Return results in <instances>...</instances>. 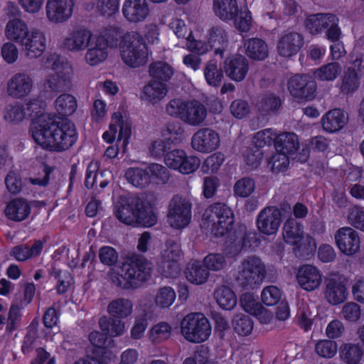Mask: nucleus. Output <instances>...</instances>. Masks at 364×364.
<instances>
[{"label":"nucleus","mask_w":364,"mask_h":364,"mask_svg":"<svg viewBox=\"0 0 364 364\" xmlns=\"http://www.w3.org/2000/svg\"><path fill=\"white\" fill-rule=\"evenodd\" d=\"M127 181L137 188H146L151 183H164L169 178V171L159 164H151L146 168H130L127 170Z\"/></svg>","instance_id":"7"},{"label":"nucleus","mask_w":364,"mask_h":364,"mask_svg":"<svg viewBox=\"0 0 364 364\" xmlns=\"http://www.w3.org/2000/svg\"><path fill=\"white\" fill-rule=\"evenodd\" d=\"M281 223V212L275 207L263 209L259 214L257 225L259 232L264 235L276 234Z\"/></svg>","instance_id":"21"},{"label":"nucleus","mask_w":364,"mask_h":364,"mask_svg":"<svg viewBox=\"0 0 364 364\" xmlns=\"http://www.w3.org/2000/svg\"><path fill=\"white\" fill-rule=\"evenodd\" d=\"M205 39L211 45L212 48H215V53L216 54H222L223 50H220V47L223 46L227 42L228 36L226 32L221 28L213 27L210 28L205 36Z\"/></svg>","instance_id":"51"},{"label":"nucleus","mask_w":364,"mask_h":364,"mask_svg":"<svg viewBox=\"0 0 364 364\" xmlns=\"http://www.w3.org/2000/svg\"><path fill=\"white\" fill-rule=\"evenodd\" d=\"M304 45L302 36L296 32L288 31L283 33L277 44L279 54L284 57L296 55Z\"/></svg>","instance_id":"29"},{"label":"nucleus","mask_w":364,"mask_h":364,"mask_svg":"<svg viewBox=\"0 0 364 364\" xmlns=\"http://www.w3.org/2000/svg\"><path fill=\"white\" fill-rule=\"evenodd\" d=\"M77 107L75 97L70 94H62L55 101V109L62 117L72 115L76 111Z\"/></svg>","instance_id":"44"},{"label":"nucleus","mask_w":364,"mask_h":364,"mask_svg":"<svg viewBox=\"0 0 364 364\" xmlns=\"http://www.w3.org/2000/svg\"><path fill=\"white\" fill-rule=\"evenodd\" d=\"M244 48L246 55L254 60H262L269 54L267 45L259 38L247 40L244 44Z\"/></svg>","instance_id":"41"},{"label":"nucleus","mask_w":364,"mask_h":364,"mask_svg":"<svg viewBox=\"0 0 364 364\" xmlns=\"http://www.w3.org/2000/svg\"><path fill=\"white\" fill-rule=\"evenodd\" d=\"M342 68L338 63H328L314 72V77L322 81H333L341 73Z\"/></svg>","instance_id":"49"},{"label":"nucleus","mask_w":364,"mask_h":364,"mask_svg":"<svg viewBox=\"0 0 364 364\" xmlns=\"http://www.w3.org/2000/svg\"><path fill=\"white\" fill-rule=\"evenodd\" d=\"M164 162L171 169L181 174H190L195 172L200 166V159L193 155L188 156L183 149H176L166 152Z\"/></svg>","instance_id":"9"},{"label":"nucleus","mask_w":364,"mask_h":364,"mask_svg":"<svg viewBox=\"0 0 364 364\" xmlns=\"http://www.w3.org/2000/svg\"><path fill=\"white\" fill-rule=\"evenodd\" d=\"M232 326L235 331L240 336H248L253 329V322L252 319L242 314H237L233 321Z\"/></svg>","instance_id":"56"},{"label":"nucleus","mask_w":364,"mask_h":364,"mask_svg":"<svg viewBox=\"0 0 364 364\" xmlns=\"http://www.w3.org/2000/svg\"><path fill=\"white\" fill-rule=\"evenodd\" d=\"M296 319L300 326L305 331L309 330L314 323V316L310 308L307 305H302L299 307Z\"/></svg>","instance_id":"61"},{"label":"nucleus","mask_w":364,"mask_h":364,"mask_svg":"<svg viewBox=\"0 0 364 364\" xmlns=\"http://www.w3.org/2000/svg\"><path fill=\"white\" fill-rule=\"evenodd\" d=\"M94 34L86 29L78 30L72 32L65 39L64 46L72 52H80L88 47Z\"/></svg>","instance_id":"30"},{"label":"nucleus","mask_w":364,"mask_h":364,"mask_svg":"<svg viewBox=\"0 0 364 364\" xmlns=\"http://www.w3.org/2000/svg\"><path fill=\"white\" fill-rule=\"evenodd\" d=\"M348 120V115L343 110L334 109L323 116L321 124L326 132L335 133L342 129L347 124Z\"/></svg>","instance_id":"31"},{"label":"nucleus","mask_w":364,"mask_h":364,"mask_svg":"<svg viewBox=\"0 0 364 364\" xmlns=\"http://www.w3.org/2000/svg\"><path fill=\"white\" fill-rule=\"evenodd\" d=\"M266 274V267L260 258L250 257L245 259L239 271L238 279L242 283L251 285L262 282Z\"/></svg>","instance_id":"13"},{"label":"nucleus","mask_w":364,"mask_h":364,"mask_svg":"<svg viewBox=\"0 0 364 364\" xmlns=\"http://www.w3.org/2000/svg\"><path fill=\"white\" fill-rule=\"evenodd\" d=\"M218 306L224 311H232L237 304V296L234 290L228 286L217 287L213 294Z\"/></svg>","instance_id":"36"},{"label":"nucleus","mask_w":364,"mask_h":364,"mask_svg":"<svg viewBox=\"0 0 364 364\" xmlns=\"http://www.w3.org/2000/svg\"><path fill=\"white\" fill-rule=\"evenodd\" d=\"M334 239L338 250L346 255H353L360 250V241L358 233L351 228L344 227L338 229Z\"/></svg>","instance_id":"16"},{"label":"nucleus","mask_w":364,"mask_h":364,"mask_svg":"<svg viewBox=\"0 0 364 364\" xmlns=\"http://www.w3.org/2000/svg\"><path fill=\"white\" fill-rule=\"evenodd\" d=\"M184 274L186 279L196 285L205 283L209 277L208 270L204 269L198 261L189 262Z\"/></svg>","instance_id":"42"},{"label":"nucleus","mask_w":364,"mask_h":364,"mask_svg":"<svg viewBox=\"0 0 364 364\" xmlns=\"http://www.w3.org/2000/svg\"><path fill=\"white\" fill-rule=\"evenodd\" d=\"M31 31L28 24L21 18L10 20L5 28L6 38L21 46Z\"/></svg>","instance_id":"35"},{"label":"nucleus","mask_w":364,"mask_h":364,"mask_svg":"<svg viewBox=\"0 0 364 364\" xmlns=\"http://www.w3.org/2000/svg\"><path fill=\"white\" fill-rule=\"evenodd\" d=\"M281 298L282 291L275 286L266 287L261 293L262 301L267 306H273L277 304Z\"/></svg>","instance_id":"60"},{"label":"nucleus","mask_w":364,"mask_h":364,"mask_svg":"<svg viewBox=\"0 0 364 364\" xmlns=\"http://www.w3.org/2000/svg\"><path fill=\"white\" fill-rule=\"evenodd\" d=\"M151 270L150 262L144 259H139L123 264L117 272L110 274V277L114 283L122 288H134L149 278Z\"/></svg>","instance_id":"5"},{"label":"nucleus","mask_w":364,"mask_h":364,"mask_svg":"<svg viewBox=\"0 0 364 364\" xmlns=\"http://www.w3.org/2000/svg\"><path fill=\"white\" fill-rule=\"evenodd\" d=\"M149 75L152 80L166 83L174 73L173 68L164 61H156L149 65Z\"/></svg>","instance_id":"43"},{"label":"nucleus","mask_w":364,"mask_h":364,"mask_svg":"<svg viewBox=\"0 0 364 364\" xmlns=\"http://www.w3.org/2000/svg\"><path fill=\"white\" fill-rule=\"evenodd\" d=\"M21 46L28 58H38L42 55L46 48V35L38 29L32 28Z\"/></svg>","instance_id":"24"},{"label":"nucleus","mask_w":364,"mask_h":364,"mask_svg":"<svg viewBox=\"0 0 364 364\" xmlns=\"http://www.w3.org/2000/svg\"><path fill=\"white\" fill-rule=\"evenodd\" d=\"M296 279L303 290L313 291L320 287L323 277L321 271L316 267L304 264L298 269Z\"/></svg>","instance_id":"19"},{"label":"nucleus","mask_w":364,"mask_h":364,"mask_svg":"<svg viewBox=\"0 0 364 364\" xmlns=\"http://www.w3.org/2000/svg\"><path fill=\"white\" fill-rule=\"evenodd\" d=\"M100 326L104 333L110 336H119L125 331V324L122 321L106 316L100 318Z\"/></svg>","instance_id":"50"},{"label":"nucleus","mask_w":364,"mask_h":364,"mask_svg":"<svg viewBox=\"0 0 364 364\" xmlns=\"http://www.w3.org/2000/svg\"><path fill=\"white\" fill-rule=\"evenodd\" d=\"M87 48L85 59L90 65H97L108 57V44L103 37L95 35Z\"/></svg>","instance_id":"28"},{"label":"nucleus","mask_w":364,"mask_h":364,"mask_svg":"<svg viewBox=\"0 0 364 364\" xmlns=\"http://www.w3.org/2000/svg\"><path fill=\"white\" fill-rule=\"evenodd\" d=\"M290 95L296 99L310 100L314 97L316 85L308 75H294L287 83Z\"/></svg>","instance_id":"18"},{"label":"nucleus","mask_w":364,"mask_h":364,"mask_svg":"<svg viewBox=\"0 0 364 364\" xmlns=\"http://www.w3.org/2000/svg\"><path fill=\"white\" fill-rule=\"evenodd\" d=\"M240 306L245 312L257 317L262 323H270L274 319L272 312L264 308L253 294H243L240 297Z\"/></svg>","instance_id":"20"},{"label":"nucleus","mask_w":364,"mask_h":364,"mask_svg":"<svg viewBox=\"0 0 364 364\" xmlns=\"http://www.w3.org/2000/svg\"><path fill=\"white\" fill-rule=\"evenodd\" d=\"M202 28L200 27L191 30L186 37V48L188 50L198 53V55H203L212 49L211 45L200 39Z\"/></svg>","instance_id":"37"},{"label":"nucleus","mask_w":364,"mask_h":364,"mask_svg":"<svg viewBox=\"0 0 364 364\" xmlns=\"http://www.w3.org/2000/svg\"><path fill=\"white\" fill-rule=\"evenodd\" d=\"M191 203L187 198L175 196L168 205L167 222L169 225L177 230L187 227L191 220Z\"/></svg>","instance_id":"8"},{"label":"nucleus","mask_w":364,"mask_h":364,"mask_svg":"<svg viewBox=\"0 0 364 364\" xmlns=\"http://www.w3.org/2000/svg\"><path fill=\"white\" fill-rule=\"evenodd\" d=\"M122 62L128 67L137 68L145 65L151 55L146 44L134 31L124 34L119 43Z\"/></svg>","instance_id":"3"},{"label":"nucleus","mask_w":364,"mask_h":364,"mask_svg":"<svg viewBox=\"0 0 364 364\" xmlns=\"http://www.w3.org/2000/svg\"><path fill=\"white\" fill-rule=\"evenodd\" d=\"M232 224V211L223 203H215L207 208L200 222L202 229L217 237L226 234Z\"/></svg>","instance_id":"4"},{"label":"nucleus","mask_w":364,"mask_h":364,"mask_svg":"<svg viewBox=\"0 0 364 364\" xmlns=\"http://www.w3.org/2000/svg\"><path fill=\"white\" fill-rule=\"evenodd\" d=\"M234 25L240 32H247L252 26V16L247 7L241 8L233 17Z\"/></svg>","instance_id":"55"},{"label":"nucleus","mask_w":364,"mask_h":364,"mask_svg":"<svg viewBox=\"0 0 364 364\" xmlns=\"http://www.w3.org/2000/svg\"><path fill=\"white\" fill-rule=\"evenodd\" d=\"M223 69L230 79L235 82H241L248 73L249 63L244 56L232 55L225 59Z\"/></svg>","instance_id":"25"},{"label":"nucleus","mask_w":364,"mask_h":364,"mask_svg":"<svg viewBox=\"0 0 364 364\" xmlns=\"http://www.w3.org/2000/svg\"><path fill=\"white\" fill-rule=\"evenodd\" d=\"M277 135L276 132L271 129H267L258 132L253 138V143L255 146L262 147L267 144H270L274 140L276 141Z\"/></svg>","instance_id":"64"},{"label":"nucleus","mask_w":364,"mask_h":364,"mask_svg":"<svg viewBox=\"0 0 364 364\" xmlns=\"http://www.w3.org/2000/svg\"><path fill=\"white\" fill-rule=\"evenodd\" d=\"M346 68L341 88L343 92L349 93L355 90L360 85L358 73L364 70V54H352Z\"/></svg>","instance_id":"15"},{"label":"nucleus","mask_w":364,"mask_h":364,"mask_svg":"<svg viewBox=\"0 0 364 364\" xmlns=\"http://www.w3.org/2000/svg\"><path fill=\"white\" fill-rule=\"evenodd\" d=\"M181 250L178 245L172 241L167 242L161 247L159 271L166 277H176L180 273L179 259Z\"/></svg>","instance_id":"12"},{"label":"nucleus","mask_w":364,"mask_h":364,"mask_svg":"<svg viewBox=\"0 0 364 364\" xmlns=\"http://www.w3.org/2000/svg\"><path fill=\"white\" fill-rule=\"evenodd\" d=\"M299 140L294 133H283L277 136L275 147L277 151L291 154L298 149Z\"/></svg>","instance_id":"46"},{"label":"nucleus","mask_w":364,"mask_h":364,"mask_svg":"<svg viewBox=\"0 0 364 364\" xmlns=\"http://www.w3.org/2000/svg\"><path fill=\"white\" fill-rule=\"evenodd\" d=\"M230 112L234 117L241 119L249 115L250 107L245 100H235L230 104Z\"/></svg>","instance_id":"63"},{"label":"nucleus","mask_w":364,"mask_h":364,"mask_svg":"<svg viewBox=\"0 0 364 364\" xmlns=\"http://www.w3.org/2000/svg\"><path fill=\"white\" fill-rule=\"evenodd\" d=\"M172 332L171 326L166 322H160L154 325L149 331V336L154 342H161L168 339Z\"/></svg>","instance_id":"57"},{"label":"nucleus","mask_w":364,"mask_h":364,"mask_svg":"<svg viewBox=\"0 0 364 364\" xmlns=\"http://www.w3.org/2000/svg\"><path fill=\"white\" fill-rule=\"evenodd\" d=\"M31 213L29 203L23 198H14L6 206L4 213L11 220L22 221L28 218Z\"/></svg>","instance_id":"33"},{"label":"nucleus","mask_w":364,"mask_h":364,"mask_svg":"<svg viewBox=\"0 0 364 364\" xmlns=\"http://www.w3.org/2000/svg\"><path fill=\"white\" fill-rule=\"evenodd\" d=\"M220 146V134L210 128H201L191 138V147L197 152L209 154Z\"/></svg>","instance_id":"14"},{"label":"nucleus","mask_w":364,"mask_h":364,"mask_svg":"<svg viewBox=\"0 0 364 364\" xmlns=\"http://www.w3.org/2000/svg\"><path fill=\"white\" fill-rule=\"evenodd\" d=\"M117 218L127 225L151 227L157 222V215L152 206L134 196H122L114 203Z\"/></svg>","instance_id":"2"},{"label":"nucleus","mask_w":364,"mask_h":364,"mask_svg":"<svg viewBox=\"0 0 364 364\" xmlns=\"http://www.w3.org/2000/svg\"><path fill=\"white\" fill-rule=\"evenodd\" d=\"M48 65L55 72V76L48 80V86L52 90H66L71 87L73 76V67L64 58L51 56Z\"/></svg>","instance_id":"10"},{"label":"nucleus","mask_w":364,"mask_h":364,"mask_svg":"<svg viewBox=\"0 0 364 364\" xmlns=\"http://www.w3.org/2000/svg\"><path fill=\"white\" fill-rule=\"evenodd\" d=\"M213 11L220 19L228 21L233 19L237 11L236 0H213Z\"/></svg>","instance_id":"40"},{"label":"nucleus","mask_w":364,"mask_h":364,"mask_svg":"<svg viewBox=\"0 0 364 364\" xmlns=\"http://www.w3.org/2000/svg\"><path fill=\"white\" fill-rule=\"evenodd\" d=\"M168 93L167 84L164 82L151 80L142 90L141 98L155 105L159 103Z\"/></svg>","instance_id":"34"},{"label":"nucleus","mask_w":364,"mask_h":364,"mask_svg":"<svg viewBox=\"0 0 364 364\" xmlns=\"http://www.w3.org/2000/svg\"><path fill=\"white\" fill-rule=\"evenodd\" d=\"M282 236L287 244L297 245L304 237L303 227L294 219H289L284 225Z\"/></svg>","instance_id":"38"},{"label":"nucleus","mask_w":364,"mask_h":364,"mask_svg":"<svg viewBox=\"0 0 364 364\" xmlns=\"http://www.w3.org/2000/svg\"><path fill=\"white\" fill-rule=\"evenodd\" d=\"M41 105L37 99H28L24 102L7 104L3 110L4 119L10 124H19L33 115L30 132L32 138L42 148L50 151H63L72 146L77 140L74 124L70 122L58 123L48 114L41 113Z\"/></svg>","instance_id":"1"},{"label":"nucleus","mask_w":364,"mask_h":364,"mask_svg":"<svg viewBox=\"0 0 364 364\" xmlns=\"http://www.w3.org/2000/svg\"><path fill=\"white\" fill-rule=\"evenodd\" d=\"M338 350L337 344L335 341L329 340H321L315 346L316 353L323 358H331L333 357Z\"/></svg>","instance_id":"58"},{"label":"nucleus","mask_w":364,"mask_h":364,"mask_svg":"<svg viewBox=\"0 0 364 364\" xmlns=\"http://www.w3.org/2000/svg\"><path fill=\"white\" fill-rule=\"evenodd\" d=\"M225 161V156L221 152H215L208 156L201 164L200 171L206 174L215 173Z\"/></svg>","instance_id":"54"},{"label":"nucleus","mask_w":364,"mask_h":364,"mask_svg":"<svg viewBox=\"0 0 364 364\" xmlns=\"http://www.w3.org/2000/svg\"><path fill=\"white\" fill-rule=\"evenodd\" d=\"M180 131L178 124H168L161 131L160 137L156 139L149 146V151L154 157L164 156L168 146L176 139Z\"/></svg>","instance_id":"23"},{"label":"nucleus","mask_w":364,"mask_h":364,"mask_svg":"<svg viewBox=\"0 0 364 364\" xmlns=\"http://www.w3.org/2000/svg\"><path fill=\"white\" fill-rule=\"evenodd\" d=\"M206 116V109L203 104L196 100H188L181 120L188 124L198 126L205 120Z\"/></svg>","instance_id":"32"},{"label":"nucleus","mask_w":364,"mask_h":364,"mask_svg":"<svg viewBox=\"0 0 364 364\" xmlns=\"http://www.w3.org/2000/svg\"><path fill=\"white\" fill-rule=\"evenodd\" d=\"M132 134L129 122L124 118L119 112L113 113L108 130L102 134L103 140L109 144L113 143L117 137V140L122 142L124 151L126 150L129 144V139Z\"/></svg>","instance_id":"11"},{"label":"nucleus","mask_w":364,"mask_h":364,"mask_svg":"<svg viewBox=\"0 0 364 364\" xmlns=\"http://www.w3.org/2000/svg\"><path fill=\"white\" fill-rule=\"evenodd\" d=\"M205 267L212 271H218L226 265L225 256L220 253H211L203 259Z\"/></svg>","instance_id":"62"},{"label":"nucleus","mask_w":364,"mask_h":364,"mask_svg":"<svg viewBox=\"0 0 364 364\" xmlns=\"http://www.w3.org/2000/svg\"><path fill=\"white\" fill-rule=\"evenodd\" d=\"M176 297V292L171 287H161L155 295V305L160 309L168 308L173 304Z\"/></svg>","instance_id":"52"},{"label":"nucleus","mask_w":364,"mask_h":364,"mask_svg":"<svg viewBox=\"0 0 364 364\" xmlns=\"http://www.w3.org/2000/svg\"><path fill=\"white\" fill-rule=\"evenodd\" d=\"M325 298L332 305L344 302L348 295L347 284L341 277H332L327 280L324 291Z\"/></svg>","instance_id":"27"},{"label":"nucleus","mask_w":364,"mask_h":364,"mask_svg":"<svg viewBox=\"0 0 364 364\" xmlns=\"http://www.w3.org/2000/svg\"><path fill=\"white\" fill-rule=\"evenodd\" d=\"M337 22L336 16L330 14H316L309 16L306 21L307 29L313 34L319 33L327 29L329 25Z\"/></svg>","instance_id":"39"},{"label":"nucleus","mask_w":364,"mask_h":364,"mask_svg":"<svg viewBox=\"0 0 364 364\" xmlns=\"http://www.w3.org/2000/svg\"><path fill=\"white\" fill-rule=\"evenodd\" d=\"M347 219L353 227L364 231V208L355 205L348 210Z\"/></svg>","instance_id":"59"},{"label":"nucleus","mask_w":364,"mask_h":364,"mask_svg":"<svg viewBox=\"0 0 364 364\" xmlns=\"http://www.w3.org/2000/svg\"><path fill=\"white\" fill-rule=\"evenodd\" d=\"M73 6V0H48L46 5V17L51 23H63L71 17Z\"/></svg>","instance_id":"17"},{"label":"nucleus","mask_w":364,"mask_h":364,"mask_svg":"<svg viewBox=\"0 0 364 364\" xmlns=\"http://www.w3.org/2000/svg\"><path fill=\"white\" fill-rule=\"evenodd\" d=\"M33 89V80L26 73H16L7 82V93L15 99L28 95Z\"/></svg>","instance_id":"26"},{"label":"nucleus","mask_w":364,"mask_h":364,"mask_svg":"<svg viewBox=\"0 0 364 364\" xmlns=\"http://www.w3.org/2000/svg\"><path fill=\"white\" fill-rule=\"evenodd\" d=\"M133 305L131 301L126 299H117L112 301L107 306V312L112 316L125 318L132 313Z\"/></svg>","instance_id":"45"},{"label":"nucleus","mask_w":364,"mask_h":364,"mask_svg":"<svg viewBox=\"0 0 364 364\" xmlns=\"http://www.w3.org/2000/svg\"><path fill=\"white\" fill-rule=\"evenodd\" d=\"M211 332V325L202 314H189L180 323V333L190 343H203L209 338Z\"/></svg>","instance_id":"6"},{"label":"nucleus","mask_w":364,"mask_h":364,"mask_svg":"<svg viewBox=\"0 0 364 364\" xmlns=\"http://www.w3.org/2000/svg\"><path fill=\"white\" fill-rule=\"evenodd\" d=\"M42 249L43 242L38 240L36 241L31 247L27 245H19L15 247L12 250L11 255L16 260L23 262L32 257L38 255Z\"/></svg>","instance_id":"48"},{"label":"nucleus","mask_w":364,"mask_h":364,"mask_svg":"<svg viewBox=\"0 0 364 364\" xmlns=\"http://www.w3.org/2000/svg\"><path fill=\"white\" fill-rule=\"evenodd\" d=\"M122 12L127 21L141 23L149 17L150 9L146 0H125L122 4Z\"/></svg>","instance_id":"22"},{"label":"nucleus","mask_w":364,"mask_h":364,"mask_svg":"<svg viewBox=\"0 0 364 364\" xmlns=\"http://www.w3.org/2000/svg\"><path fill=\"white\" fill-rule=\"evenodd\" d=\"M255 190V182L249 177L240 178L233 186L234 195L237 198H247L254 193Z\"/></svg>","instance_id":"53"},{"label":"nucleus","mask_w":364,"mask_h":364,"mask_svg":"<svg viewBox=\"0 0 364 364\" xmlns=\"http://www.w3.org/2000/svg\"><path fill=\"white\" fill-rule=\"evenodd\" d=\"M203 73L207 84L215 87L220 86L224 78L223 69L214 60L207 63Z\"/></svg>","instance_id":"47"}]
</instances>
